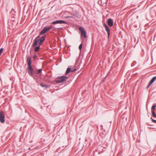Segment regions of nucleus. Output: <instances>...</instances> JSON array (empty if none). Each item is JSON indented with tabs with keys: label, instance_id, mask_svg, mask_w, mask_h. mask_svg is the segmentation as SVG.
Instances as JSON below:
<instances>
[{
	"label": "nucleus",
	"instance_id": "nucleus-1",
	"mask_svg": "<svg viewBox=\"0 0 156 156\" xmlns=\"http://www.w3.org/2000/svg\"><path fill=\"white\" fill-rule=\"evenodd\" d=\"M66 79L67 77L65 76H58L57 77L56 82L57 83H62L66 81Z\"/></svg>",
	"mask_w": 156,
	"mask_h": 156
},
{
	"label": "nucleus",
	"instance_id": "nucleus-2",
	"mask_svg": "<svg viewBox=\"0 0 156 156\" xmlns=\"http://www.w3.org/2000/svg\"><path fill=\"white\" fill-rule=\"evenodd\" d=\"M5 121V114L4 112H0V122L2 123H4Z\"/></svg>",
	"mask_w": 156,
	"mask_h": 156
},
{
	"label": "nucleus",
	"instance_id": "nucleus-3",
	"mask_svg": "<svg viewBox=\"0 0 156 156\" xmlns=\"http://www.w3.org/2000/svg\"><path fill=\"white\" fill-rule=\"evenodd\" d=\"M79 29L81 33V36L83 37L84 38L87 37L86 32L81 27H80Z\"/></svg>",
	"mask_w": 156,
	"mask_h": 156
},
{
	"label": "nucleus",
	"instance_id": "nucleus-4",
	"mask_svg": "<svg viewBox=\"0 0 156 156\" xmlns=\"http://www.w3.org/2000/svg\"><path fill=\"white\" fill-rule=\"evenodd\" d=\"M66 22L65 21L63 20H56L54 21L52 23V24H62V23H65Z\"/></svg>",
	"mask_w": 156,
	"mask_h": 156
},
{
	"label": "nucleus",
	"instance_id": "nucleus-5",
	"mask_svg": "<svg viewBox=\"0 0 156 156\" xmlns=\"http://www.w3.org/2000/svg\"><path fill=\"white\" fill-rule=\"evenodd\" d=\"M108 25L110 27H112L113 24V21L111 18H109L107 20Z\"/></svg>",
	"mask_w": 156,
	"mask_h": 156
},
{
	"label": "nucleus",
	"instance_id": "nucleus-6",
	"mask_svg": "<svg viewBox=\"0 0 156 156\" xmlns=\"http://www.w3.org/2000/svg\"><path fill=\"white\" fill-rule=\"evenodd\" d=\"M155 80H156V76L153 77L151 80L148 86V88L149 87Z\"/></svg>",
	"mask_w": 156,
	"mask_h": 156
},
{
	"label": "nucleus",
	"instance_id": "nucleus-7",
	"mask_svg": "<svg viewBox=\"0 0 156 156\" xmlns=\"http://www.w3.org/2000/svg\"><path fill=\"white\" fill-rule=\"evenodd\" d=\"M104 26L105 29L108 32V37H109L110 35V30L109 28L108 27V26L106 24H104Z\"/></svg>",
	"mask_w": 156,
	"mask_h": 156
},
{
	"label": "nucleus",
	"instance_id": "nucleus-8",
	"mask_svg": "<svg viewBox=\"0 0 156 156\" xmlns=\"http://www.w3.org/2000/svg\"><path fill=\"white\" fill-rule=\"evenodd\" d=\"M49 30V28H47V27H44L43 30L40 33V35H42L45 33L47 31Z\"/></svg>",
	"mask_w": 156,
	"mask_h": 156
},
{
	"label": "nucleus",
	"instance_id": "nucleus-9",
	"mask_svg": "<svg viewBox=\"0 0 156 156\" xmlns=\"http://www.w3.org/2000/svg\"><path fill=\"white\" fill-rule=\"evenodd\" d=\"M45 38V36H43L41 38V39L40 38V42H39V44L40 45H41L42 44Z\"/></svg>",
	"mask_w": 156,
	"mask_h": 156
},
{
	"label": "nucleus",
	"instance_id": "nucleus-10",
	"mask_svg": "<svg viewBox=\"0 0 156 156\" xmlns=\"http://www.w3.org/2000/svg\"><path fill=\"white\" fill-rule=\"evenodd\" d=\"M27 63H28V65H30V64H31V58L30 57H28V58H27Z\"/></svg>",
	"mask_w": 156,
	"mask_h": 156
},
{
	"label": "nucleus",
	"instance_id": "nucleus-11",
	"mask_svg": "<svg viewBox=\"0 0 156 156\" xmlns=\"http://www.w3.org/2000/svg\"><path fill=\"white\" fill-rule=\"evenodd\" d=\"M71 69L70 68H68L67 69L66 71V74H67L71 72Z\"/></svg>",
	"mask_w": 156,
	"mask_h": 156
},
{
	"label": "nucleus",
	"instance_id": "nucleus-12",
	"mask_svg": "<svg viewBox=\"0 0 156 156\" xmlns=\"http://www.w3.org/2000/svg\"><path fill=\"white\" fill-rule=\"evenodd\" d=\"M40 37L39 36H38L35 38L34 41L38 43L40 40Z\"/></svg>",
	"mask_w": 156,
	"mask_h": 156
},
{
	"label": "nucleus",
	"instance_id": "nucleus-13",
	"mask_svg": "<svg viewBox=\"0 0 156 156\" xmlns=\"http://www.w3.org/2000/svg\"><path fill=\"white\" fill-rule=\"evenodd\" d=\"M40 48L39 46H37L34 49V51L36 52L38 51Z\"/></svg>",
	"mask_w": 156,
	"mask_h": 156
},
{
	"label": "nucleus",
	"instance_id": "nucleus-14",
	"mask_svg": "<svg viewBox=\"0 0 156 156\" xmlns=\"http://www.w3.org/2000/svg\"><path fill=\"white\" fill-rule=\"evenodd\" d=\"M28 66L29 67L28 68V70H33V69L31 66V64H30V65H28Z\"/></svg>",
	"mask_w": 156,
	"mask_h": 156
},
{
	"label": "nucleus",
	"instance_id": "nucleus-15",
	"mask_svg": "<svg viewBox=\"0 0 156 156\" xmlns=\"http://www.w3.org/2000/svg\"><path fill=\"white\" fill-rule=\"evenodd\" d=\"M156 107V105H155L154 104L152 107L151 111H152L153 110L154 111V109Z\"/></svg>",
	"mask_w": 156,
	"mask_h": 156
},
{
	"label": "nucleus",
	"instance_id": "nucleus-16",
	"mask_svg": "<svg viewBox=\"0 0 156 156\" xmlns=\"http://www.w3.org/2000/svg\"><path fill=\"white\" fill-rule=\"evenodd\" d=\"M33 70H28V73L30 75H32L33 74Z\"/></svg>",
	"mask_w": 156,
	"mask_h": 156
},
{
	"label": "nucleus",
	"instance_id": "nucleus-17",
	"mask_svg": "<svg viewBox=\"0 0 156 156\" xmlns=\"http://www.w3.org/2000/svg\"><path fill=\"white\" fill-rule=\"evenodd\" d=\"M151 112L153 116L154 117H156V114H155L154 111L153 110Z\"/></svg>",
	"mask_w": 156,
	"mask_h": 156
},
{
	"label": "nucleus",
	"instance_id": "nucleus-18",
	"mask_svg": "<svg viewBox=\"0 0 156 156\" xmlns=\"http://www.w3.org/2000/svg\"><path fill=\"white\" fill-rule=\"evenodd\" d=\"M37 42H36V41H34L33 44V46L34 47L37 44Z\"/></svg>",
	"mask_w": 156,
	"mask_h": 156
},
{
	"label": "nucleus",
	"instance_id": "nucleus-19",
	"mask_svg": "<svg viewBox=\"0 0 156 156\" xmlns=\"http://www.w3.org/2000/svg\"><path fill=\"white\" fill-rule=\"evenodd\" d=\"M78 69V68H74V69H71V72H74V71H76Z\"/></svg>",
	"mask_w": 156,
	"mask_h": 156
},
{
	"label": "nucleus",
	"instance_id": "nucleus-20",
	"mask_svg": "<svg viewBox=\"0 0 156 156\" xmlns=\"http://www.w3.org/2000/svg\"><path fill=\"white\" fill-rule=\"evenodd\" d=\"M40 85L42 87H47V85H45V84H43L42 83H41L40 84Z\"/></svg>",
	"mask_w": 156,
	"mask_h": 156
},
{
	"label": "nucleus",
	"instance_id": "nucleus-21",
	"mask_svg": "<svg viewBox=\"0 0 156 156\" xmlns=\"http://www.w3.org/2000/svg\"><path fill=\"white\" fill-rule=\"evenodd\" d=\"M82 44H81L79 46V49H80V50H81V49L82 48Z\"/></svg>",
	"mask_w": 156,
	"mask_h": 156
},
{
	"label": "nucleus",
	"instance_id": "nucleus-22",
	"mask_svg": "<svg viewBox=\"0 0 156 156\" xmlns=\"http://www.w3.org/2000/svg\"><path fill=\"white\" fill-rule=\"evenodd\" d=\"M3 50V48H1L0 49V56L1 55V54H2V52Z\"/></svg>",
	"mask_w": 156,
	"mask_h": 156
},
{
	"label": "nucleus",
	"instance_id": "nucleus-23",
	"mask_svg": "<svg viewBox=\"0 0 156 156\" xmlns=\"http://www.w3.org/2000/svg\"><path fill=\"white\" fill-rule=\"evenodd\" d=\"M41 72V69H40L38 70L37 72L38 73H40Z\"/></svg>",
	"mask_w": 156,
	"mask_h": 156
},
{
	"label": "nucleus",
	"instance_id": "nucleus-24",
	"mask_svg": "<svg viewBox=\"0 0 156 156\" xmlns=\"http://www.w3.org/2000/svg\"><path fill=\"white\" fill-rule=\"evenodd\" d=\"M46 27L47 28H49V30H50V29H51L52 28V26H50L49 27Z\"/></svg>",
	"mask_w": 156,
	"mask_h": 156
},
{
	"label": "nucleus",
	"instance_id": "nucleus-25",
	"mask_svg": "<svg viewBox=\"0 0 156 156\" xmlns=\"http://www.w3.org/2000/svg\"><path fill=\"white\" fill-rule=\"evenodd\" d=\"M152 121L153 122L156 123V120L152 119Z\"/></svg>",
	"mask_w": 156,
	"mask_h": 156
},
{
	"label": "nucleus",
	"instance_id": "nucleus-26",
	"mask_svg": "<svg viewBox=\"0 0 156 156\" xmlns=\"http://www.w3.org/2000/svg\"><path fill=\"white\" fill-rule=\"evenodd\" d=\"M67 17V18H71V17H70V16H68Z\"/></svg>",
	"mask_w": 156,
	"mask_h": 156
}]
</instances>
